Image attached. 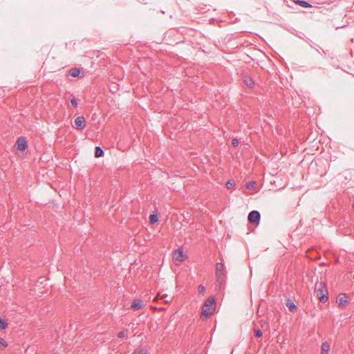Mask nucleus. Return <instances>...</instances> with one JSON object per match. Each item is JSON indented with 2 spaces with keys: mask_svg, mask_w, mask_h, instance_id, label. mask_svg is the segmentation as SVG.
Masks as SVG:
<instances>
[{
  "mask_svg": "<svg viewBox=\"0 0 354 354\" xmlns=\"http://www.w3.org/2000/svg\"><path fill=\"white\" fill-rule=\"evenodd\" d=\"M225 266L222 263H217L216 264V288H221L222 283L225 280Z\"/></svg>",
  "mask_w": 354,
  "mask_h": 354,
  "instance_id": "nucleus-1",
  "label": "nucleus"
},
{
  "mask_svg": "<svg viewBox=\"0 0 354 354\" xmlns=\"http://www.w3.org/2000/svg\"><path fill=\"white\" fill-rule=\"evenodd\" d=\"M315 291L317 292V295L319 301L322 303H326L328 301V297L327 296V293H328L327 288H326V285L324 283L320 282V283H316Z\"/></svg>",
  "mask_w": 354,
  "mask_h": 354,
  "instance_id": "nucleus-2",
  "label": "nucleus"
},
{
  "mask_svg": "<svg viewBox=\"0 0 354 354\" xmlns=\"http://www.w3.org/2000/svg\"><path fill=\"white\" fill-rule=\"evenodd\" d=\"M248 218L250 223L258 224L260 221L261 215L258 211L253 210L249 213Z\"/></svg>",
  "mask_w": 354,
  "mask_h": 354,
  "instance_id": "nucleus-3",
  "label": "nucleus"
},
{
  "mask_svg": "<svg viewBox=\"0 0 354 354\" xmlns=\"http://www.w3.org/2000/svg\"><path fill=\"white\" fill-rule=\"evenodd\" d=\"M74 122L77 130H82L86 127V120L83 116L77 117Z\"/></svg>",
  "mask_w": 354,
  "mask_h": 354,
  "instance_id": "nucleus-4",
  "label": "nucleus"
},
{
  "mask_svg": "<svg viewBox=\"0 0 354 354\" xmlns=\"http://www.w3.org/2000/svg\"><path fill=\"white\" fill-rule=\"evenodd\" d=\"M27 147L26 141L23 138H19L17 141V147L19 150L24 151Z\"/></svg>",
  "mask_w": 354,
  "mask_h": 354,
  "instance_id": "nucleus-5",
  "label": "nucleus"
},
{
  "mask_svg": "<svg viewBox=\"0 0 354 354\" xmlns=\"http://www.w3.org/2000/svg\"><path fill=\"white\" fill-rule=\"evenodd\" d=\"M346 298H347V297L346 296V295H344V294L339 295L337 297V303L339 306H344L347 302Z\"/></svg>",
  "mask_w": 354,
  "mask_h": 354,
  "instance_id": "nucleus-6",
  "label": "nucleus"
},
{
  "mask_svg": "<svg viewBox=\"0 0 354 354\" xmlns=\"http://www.w3.org/2000/svg\"><path fill=\"white\" fill-rule=\"evenodd\" d=\"M174 258L178 261H183V252L181 249H178L174 252Z\"/></svg>",
  "mask_w": 354,
  "mask_h": 354,
  "instance_id": "nucleus-7",
  "label": "nucleus"
},
{
  "mask_svg": "<svg viewBox=\"0 0 354 354\" xmlns=\"http://www.w3.org/2000/svg\"><path fill=\"white\" fill-rule=\"evenodd\" d=\"M142 306V301L140 299L134 300L131 304V308L135 310L141 309Z\"/></svg>",
  "mask_w": 354,
  "mask_h": 354,
  "instance_id": "nucleus-8",
  "label": "nucleus"
},
{
  "mask_svg": "<svg viewBox=\"0 0 354 354\" xmlns=\"http://www.w3.org/2000/svg\"><path fill=\"white\" fill-rule=\"evenodd\" d=\"M295 3L300 6H301L303 8H306L312 7V5L310 3H308V1H304V0H297V1H295Z\"/></svg>",
  "mask_w": 354,
  "mask_h": 354,
  "instance_id": "nucleus-9",
  "label": "nucleus"
},
{
  "mask_svg": "<svg viewBox=\"0 0 354 354\" xmlns=\"http://www.w3.org/2000/svg\"><path fill=\"white\" fill-rule=\"evenodd\" d=\"M286 306L288 308L290 311L294 313L296 311L297 307L290 299H288L286 304Z\"/></svg>",
  "mask_w": 354,
  "mask_h": 354,
  "instance_id": "nucleus-10",
  "label": "nucleus"
},
{
  "mask_svg": "<svg viewBox=\"0 0 354 354\" xmlns=\"http://www.w3.org/2000/svg\"><path fill=\"white\" fill-rule=\"evenodd\" d=\"M330 345L328 342H324L322 344V353L321 354H328V351H330Z\"/></svg>",
  "mask_w": 354,
  "mask_h": 354,
  "instance_id": "nucleus-11",
  "label": "nucleus"
},
{
  "mask_svg": "<svg viewBox=\"0 0 354 354\" xmlns=\"http://www.w3.org/2000/svg\"><path fill=\"white\" fill-rule=\"evenodd\" d=\"M80 74V70L78 68H73L69 71V75L73 77H77Z\"/></svg>",
  "mask_w": 354,
  "mask_h": 354,
  "instance_id": "nucleus-12",
  "label": "nucleus"
},
{
  "mask_svg": "<svg viewBox=\"0 0 354 354\" xmlns=\"http://www.w3.org/2000/svg\"><path fill=\"white\" fill-rule=\"evenodd\" d=\"M215 303V299L214 297H209L206 301H205L204 306L210 308Z\"/></svg>",
  "mask_w": 354,
  "mask_h": 354,
  "instance_id": "nucleus-13",
  "label": "nucleus"
},
{
  "mask_svg": "<svg viewBox=\"0 0 354 354\" xmlns=\"http://www.w3.org/2000/svg\"><path fill=\"white\" fill-rule=\"evenodd\" d=\"M104 151L100 147H96L95 149V156L100 158L104 156Z\"/></svg>",
  "mask_w": 354,
  "mask_h": 354,
  "instance_id": "nucleus-14",
  "label": "nucleus"
},
{
  "mask_svg": "<svg viewBox=\"0 0 354 354\" xmlns=\"http://www.w3.org/2000/svg\"><path fill=\"white\" fill-rule=\"evenodd\" d=\"M211 309L210 308H208V307H205L204 306V308L202 309V315H205V316H209L211 315Z\"/></svg>",
  "mask_w": 354,
  "mask_h": 354,
  "instance_id": "nucleus-15",
  "label": "nucleus"
},
{
  "mask_svg": "<svg viewBox=\"0 0 354 354\" xmlns=\"http://www.w3.org/2000/svg\"><path fill=\"white\" fill-rule=\"evenodd\" d=\"M244 82L248 88H253L254 86V82L252 79L247 78Z\"/></svg>",
  "mask_w": 354,
  "mask_h": 354,
  "instance_id": "nucleus-16",
  "label": "nucleus"
},
{
  "mask_svg": "<svg viewBox=\"0 0 354 354\" xmlns=\"http://www.w3.org/2000/svg\"><path fill=\"white\" fill-rule=\"evenodd\" d=\"M158 216L156 214H151L149 216V222H150V223L154 224L156 222H158Z\"/></svg>",
  "mask_w": 354,
  "mask_h": 354,
  "instance_id": "nucleus-17",
  "label": "nucleus"
},
{
  "mask_svg": "<svg viewBox=\"0 0 354 354\" xmlns=\"http://www.w3.org/2000/svg\"><path fill=\"white\" fill-rule=\"evenodd\" d=\"M7 322L0 318V330H3L7 327Z\"/></svg>",
  "mask_w": 354,
  "mask_h": 354,
  "instance_id": "nucleus-18",
  "label": "nucleus"
},
{
  "mask_svg": "<svg viewBox=\"0 0 354 354\" xmlns=\"http://www.w3.org/2000/svg\"><path fill=\"white\" fill-rule=\"evenodd\" d=\"M254 334H255V336L257 337H260L263 335L262 331L259 328L254 329Z\"/></svg>",
  "mask_w": 354,
  "mask_h": 354,
  "instance_id": "nucleus-19",
  "label": "nucleus"
},
{
  "mask_svg": "<svg viewBox=\"0 0 354 354\" xmlns=\"http://www.w3.org/2000/svg\"><path fill=\"white\" fill-rule=\"evenodd\" d=\"M246 187L248 188V189H254V187H255V182H250V183H248L246 184Z\"/></svg>",
  "mask_w": 354,
  "mask_h": 354,
  "instance_id": "nucleus-20",
  "label": "nucleus"
},
{
  "mask_svg": "<svg viewBox=\"0 0 354 354\" xmlns=\"http://www.w3.org/2000/svg\"><path fill=\"white\" fill-rule=\"evenodd\" d=\"M225 186H226L227 189H230L233 187L234 183H232L231 181H227L225 184Z\"/></svg>",
  "mask_w": 354,
  "mask_h": 354,
  "instance_id": "nucleus-21",
  "label": "nucleus"
},
{
  "mask_svg": "<svg viewBox=\"0 0 354 354\" xmlns=\"http://www.w3.org/2000/svg\"><path fill=\"white\" fill-rule=\"evenodd\" d=\"M147 353H148L147 350L145 348L140 349V351L138 353V354H147Z\"/></svg>",
  "mask_w": 354,
  "mask_h": 354,
  "instance_id": "nucleus-22",
  "label": "nucleus"
},
{
  "mask_svg": "<svg viewBox=\"0 0 354 354\" xmlns=\"http://www.w3.org/2000/svg\"><path fill=\"white\" fill-rule=\"evenodd\" d=\"M71 104H72L74 107L77 106V100H76V99H75V97H73V98H72V99L71 100Z\"/></svg>",
  "mask_w": 354,
  "mask_h": 354,
  "instance_id": "nucleus-23",
  "label": "nucleus"
},
{
  "mask_svg": "<svg viewBox=\"0 0 354 354\" xmlns=\"http://www.w3.org/2000/svg\"><path fill=\"white\" fill-rule=\"evenodd\" d=\"M232 145L234 146V147H237L239 145V140L236 138H234L232 140Z\"/></svg>",
  "mask_w": 354,
  "mask_h": 354,
  "instance_id": "nucleus-24",
  "label": "nucleus"
},
{
  "mask_svg": "<svg viewBox=\"0 0 354 354\" xmlns=\"http://www.w3.org/2000/svg\"><path fill=\"white\" fill-rule=\"evenodd\" d=\"M0 344H2L4 347L8 346V344L6 343V342L1 337H0Z\"/></svg>",
  "mask_w": 354,
  "mask_h": 354,
  "instance_id": "nucleus-25",
  "label": "nucleus"
},
{
  "mask_svg": "<svg viewBox=\"0 0 354 354\" xmlns=\"http://www.w3.org/2000/svg\"><path fill=\"white\" fill-rule=\"evenodd\" d=\"M119 338H123L125 336V333L124 331H120L118 334Z\"/></svg>",
  "mask_w": 354,
  "mask_h": 354,
  "instance_id": "nucleus-26",
  "label": "nucleus"
},
{
  "mask_svg": "<svg viewBox=\"0 0 354 354\" xmlns=\"http://www.w3.org/2000/svg\"><path fill=\"white\" fill-rule=\"evenodd\" d=\"M199 292H203L205 291V287L203 285H200L198 288Z\"/></svg>",
  "mask_w": 354,
  "mask_h": 354,
  "instance_id": "nucleus-27",
  "label": "nucleus"
},
{
  "mask_svg": "<svg viewBox=\"0 0 354 354\" xmlns=\"http://www.w3.org/2000/svg\"><path fill=\"white\" fill-rule=\"evenodd\" d=\"M296 35L299 38H302L303 33L297 34Z\"/></svg>",
  "mask_w": 354,
  "mask_h": 354,
  "instance_id": "nucleus-28",
  "label": "nucleus"
},
{
  "mask_svg": "<svg viewBox=\"0 0 354 354\" xmlns=\"http://www.w3.org/2000/svg\"><path fill=\"white\" fill-rule=\"evenodd\" d=\"M164 297V295H162L161 297H160V299H162Z\"/></svg>",
  "mask_w": 354,
  "mask_h": 354,
  "instance_id": "nucleus-29",
  "label": "nucleus"
},
{
  "mask_svg": "<svg viewBox=\"0 0 354 354\" xmlns=\"http://www.w3.org/2000/svg\"><path fill=\"white\" fill-rule=\"evenodd\" d=\"M352 206H353V208L354 209V203H353V205H352Z\"/></svg>",
  "mask_w": 354,
  "mask_h": 354,
  "instance_id": "nucleus-30",
  "label": "nucleus"
}]
</instances>
